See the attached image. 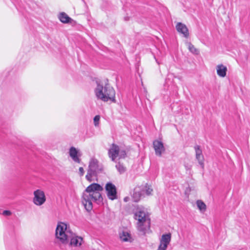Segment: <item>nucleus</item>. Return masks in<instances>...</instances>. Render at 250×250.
<instances>
[{"mask_svg":"<svg viewBox=\"0 0 250 250\" xmlns=\"http://www.w3.org/2000/svg\"><path fill=\"white\" fill-rule=\"evenodd\" d=\"M56 242L62 246L68 245L71 250H80L84 243L82 237L74 233L68 224L59 222L55 230Z\"/></svg>","mask_w":250,"mask_h":250,"instance_id":"obj_1","label":"nucleus"},{"mask_svg":"<svg viewBox=\"0 0 250 250\" xmlns=\"http://www.w3.org/2000/svg\"><path fill=\"white\" fill-rule=\"evenodd\" d=\"M103 190V187L96 183L92 184L86 188L83 193L82 203L87 211H89L92 209L93 202L102 201L100 191Z\"/></svg>","mask_w":250,"mask_h":250,"instance_id":"obj_2","label":"nucleus"},{"mask_svg":"<svg viewBox=\"0 0 250 250\" xmlns=\"http://www.w3.org/2000/svg\"><path fill=\"white\" fill-rule=\"evenodd\" d=\"M134 218L137 221V227L139 231L146 234L150 228V219L147 209L144 207H138L134 212Z\"/></svg>","mask_w":250,"mask_h":250,"instance_id":"obj_3","label":"nucleus"},{"mask_svg":"<svg viewBox=\"0 0 250 250\" xmlns=\"http://www.w3.org/2000/svg\"><path fill=\"white\" fill-rule=\"evenodd\" d=\"M95 94L98 99L103 102L111 101L115 103V91L109 84L104 85L100 83H97V86L94 90Z\"/></svg>","mask_w":250,"mask_h":250,"instance_id":"obj_4","label":"nucleus"},{"mask_svg":"<svg viewBox=\"0 0 250 250\" xmlns=\"http://www.w3.org/2000/svg\"><path fill=\"white\" fill-rule=\"evenodd\" d=\"M103 166L99 161L95 158H91L89 162L86 179L89 182L97 180L98 175L103 171Z\"/></svg>","mask_w":250,"mask_h":250,"instance_id":"obj_5","label":"nucleus"},{"mask_svg":"<svg viewBox=\"0 0 250 250\" xmlns=\"http://www.w3.org/2000/svg\"><path fill=\"white\" fill-rule=\"evenodd\" d=\"M108 155L112 161H114L115 159H121L125 158L126 152L124 149L119 147V146L113 144L108 150Z\"/></svg>","mask_w":250,"mask_h":250,"instance_id":"obj_6","label":"nucleus"},{"mask_svg":"<svg viewBox=\"0 0 250 250\" xmlns=\"http://www.w3.org/2000/svg\"><path fill=\"white\" fill-rule=\"evenodd\" d=\"M46 198L44 192L40 189L33 192V203L37 206H41L46 202Z\"/></svg>","mask_w":250,"mask_h":250,"instance_id":"obj_7","label":"nucleus"},{"mask_svg":"<svg viewBox=\"0 0 250 250\" xmlns=\"http://www.w3.org/2000/svg\"><path fill=\"white\" fill-rule=\"evenodd\" d=\"M106 195L109 199L114 200L117 199V192L115 186L111 183H107L105 186Z\"/></svg>","mask_w":250,"mask_h":250,"instance_id":"obj_8","label":"nucleus"},{"mask_svg":"<svg viewBox=\"0 0 250 250\" xmlns=\"http://www.w3.org/2000/svg\"><path fill=\"white\" fill-rule=\"evenodd\" d=\"M171 240V234H163L160 239V245L157 250H166Z\"/></svg>","mask_w":250,"mask_h":250,"instance_id":"obj_9","label":"nucleus"},{"mask_svg":"<svg viewBox=\"0 0 250 250\" xmlns=\"http://www.w3.org/2000/svg\"><path fill=\"white\" fill-rule=\"evenodd\" d=\"M69 155L73 161L77 163H80L81 160L80 157L82 154L80 150L74 146L71 147L69 149Z\"/></svg>","mask_w":250,"mask_h":250,"instance_id":"obj_10","label":"nucleus"},{"mask_svg":"<svg viewBox=\"0 0 250 250\" xmlns=\"http://www.w3.org/2000/svg\"><path fill=\"white\" fill-rule=\"evenodd\" d=\"M153 147L156 155L161 156L165 151L164 144L161 141L155 140L153 142Z\"/></svg>","mask_w":250,"mask_h":250,"instance_id":"obj_11","label":"nucleus"},{"mask_svg":"<svg viewBox=\"0 0 250 250\" xmlns=\"http://www.w3.org/2000/svg\"><path fill=\"white\" fill-rule=\"evenodd\" d=\"M176 29L179 33L183 34L184 37H188V27L185 24L182 22H178L176 25Z\"/></svg>","mask_w":250,"mask_h":250,"instance_id":"obj_12","label":"nucleus"},{"mask_svg":"<svg viewBox=\"0 0 250 250\" xmlns=\"http://www.w3.org/2000/svg\"><path fill=\"white\" fill-rule=\"evenodd\" d=\"M217 75L222 78L225 77L227 75V67L222 64H218L216 67Z\"/></svg>","mask_w":250,"mask_h":250,"instance_id":"obj_13","label":"nucleus"},{"mask_svg":"<svg viewBox=\"0 0 250 250\" xmlns=\"http://www.w3.org/2000/svg\"><path fill=\"white\" fill-rule=\"evenodd\" d=\"M144 195L141 187H136L134 189L132 198L135 202L140 200L141 197Z\"/></svg>","mask_w":250,"mask_h":250,"instance_id":"obj_14","label":"nucleus"},{"mask_svg":"<svg viewBox=\"0 0 250 250\" xmlns=\"http://www.w3.org/2000/svg\"><path fill=\"white\" fill-rule=\"evenodd\" d=\"M120 238L123 242H131L133 240L130 233L126 230H123L120 233Z\"/></svg>","mask_w":250,"mask_h":250,"instance_id":"obj_15","label":"nucleus"},{"mask_svg":"<svg viewBox=\"0 0 250 250\" xmlns=\"http://www.w3.org/2000/svg\"><path fill=\"white\" fill-rule=\"evenodd\" d=\"M186 46L188 47V50L192 54L198 55L199 51L190 42H185Z\"/></svg>","mask_w":250,"mask_h":250,"instance_id":"obj_16","label":"nucleus"},{"mask_svg":"<svg viewBox=\"0 0 250 250\" xmlns=\"http://www.w3.org/2000/svg\"><path fill=\"white\" fill-rule=\"evenodd\" d=\"M59 18L63 23H68L72 21V19L65 13H61L59 16Z\"/></svg>","mask_w":250,"mask_h":250,"instance_id":"obj_17","label":"nucleus"},{"mask_svg":"<svg viewBox=\"0 0 250 250\" xmlns=\"http://www.w3.org/2000/svg\"><path fill=\"white\" fill-rule=\"evenodd\" d=\"M141 188L143 194L146 193L147 195H151L153 191L151 187L148 185L142 187Z\"/></svg>","mask_w":250,"mask_h":250,"instance_id":"obj_18","label":"nucleus"},{"mask_svg":"<svg viewBox=\"0 0 250 250\" xmlns=\"http://www.w3.org/2000/svg\"><path fill=\"white\" fill-rule=\"evenodd\" d=\"M196 204L198 208L201 212H204L206 210V205L201 200L197 201Z\"/></svg>","mask_w":250,"mask_h":250,"instance_id":"obj_19","label":"nucleus"},{"mask_svg":"<svg viewBox=\"0 0 250 250\" xmlns=\"http://www.w3.org/2000/svg\"><path fill=\"white\" fill-rule=\"evenodd\" d=\"M196 159L202 168L204 167V158L203 154L196 156Z\"/></svg>","mask_w":250,"mask_h":250,"instance_id":"obj_20","label":"nucleus"},{"mask_svg":"<svg viewBox=\"0 0 250 250\" xmlns=\"http://www.w3.org/2000/svg\"><path fill=\"white\" fill-rule=\"evenodd\" d=\"M100 116L99 115H96L94 117L93 119V122L94 125L96 127H97L99 125L100 123Z\"/></svg>","mask_w":250,"mask_h":250,"instance_id":"obj_21","label":"nucleus"},{"mask_svg":"<svg viewBox=\"0 0 250 250\" xmlns=\"http://www.w3.org/2000/svg\"><path fill=\"white\" fill-rule=\"evenodd\" d=\"M116 167L120 173L124 172L125 171V167L120 163L118 164Z\"/></svg>","mask_w":250,"mask_h":250,"instance_id":"obj_22","label":"nucleus"},{"mask_svg":"<svg viewBox=\"0 0 250 250\" xmlns=\"http://www.w3.org/2000/svg\"><path fill=\"white\" fill-rule=\"evenodd\" d=\"M194 149L195 150L196 156L203 154L202 151L201 149L200 146H195Z\"/></svg>","mask_w":250,"mask_h":250,"instance_id":"obj_23","label":"nucleus"},{"mask_svg":"<svg viewBox=\"0 0 250 250\" xmlns=\"http://www.w3.org/2000/svg\"><path fill=\"white\" fill-rule=\"evenodd\" d=\"M2 214L5 216H9L11 214V212L9 210H4L3 211Z\"/></svg>","mask_w":250,"mask_h":250,"instance_id":"obj_24","label":"nucleus"},{"mask_svg":"<svg viewBox=\"0 0 250 250\" xmlns=\"http://www.w3.org/2000/svg\"><path fill=\"white\" fill-rule=\"evenodd\" d=\"M79 171L80 175L83 176L84 173L83 168L82 167H80L79 169Z\"/></svg>","mask_w":250,"mask_h":250,"instance_id":"obj_25","label":"nucleus"},{"mask_svg":"<svg viewBox=\"0 0 250 250\" xmlns=\"http://www.w3.org/2000/svg\"><path fill=\"white\" fill-rule=\"evenodd\" d=\"M128 197H125V198H124V201L125 202H127L128 201Z\"/></svg>","mask_w":250,"mask_h":250,"instance_id":"obj_26","label":"nucleus"}]
</instances>
